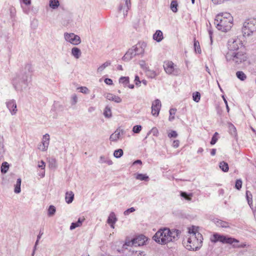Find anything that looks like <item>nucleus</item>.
Listing matches in <instances>:
<instances>
[{
	"label": "nucleus",
	"instance_id": "1",
	"mask_svg": "<svg viewBox=\"0 0 256 256\" xmlns=\"http://www.w3.org/2000/svg\"><path fill=\"white\" fill-rule=\"evenodd\" d=\"M180 233L178 230H170L168 228H164L158 230L152 238L157 243L164 244L177 240Z\"/></svg>",
	"mask_w": 256,
	"mask_h": 256
},
{
	"label": "nucleus",
	"instance_id": "2",
	"mask_svg": "<svg viewBox=\"0 0 256 256\" xmlns=\"http://www.w3.org/2000/svg\"><path fill=\"white\" fill-rule=\"evenodd\" d=\"M189 237L186 241L184 240V244L189 250H196L201 246L202 242V234L195 230L194 226L188 229Z\"/></svg>",
	"mask_w": 256,
	"mask_h": 256
},
{
	"label": "nucleus",
	"instance_id": "3",
	"mask_svg": "<svg viewBox=\"0 0 256 256\" xmlns=\"http://www.w3.org/2000/svg\"><path fill=\"white\" fill-rule=\"evenodd\" d=\"M233 17L228 12L218 14L214 20L216 28L223 32L229 31L233 26Z\"/></svg>",
	"mask_w": 256,
	"mask_h": 256
},
{
	"label": "nucleus",
	"instance_id": "4",
	"mask_svg": "<svg viewBox=\"0 0 256 256\" xmlns=\"http://www.w3.org/2000/svg\"><path fill=\"white\" fill-rule=\"evenodd\" d=\"M225 58L228 62L237 64L245 62L248 58L247 54L244 50L226 53Z\"/></svg>",
	"mask_w": 256,
	"mask_h": 256
},
{
	"label": "nucleus",
	"instance_id": "5",
	"mask_svg": "<svg viewBox=\"0 0 256 256\" xmlns=\"http://www.w3.org/2000/svg\"><path fill=\"white\" fill-rule=\"evenodd\" d=\"M242 31L244 36H249L256 32V18L246 20L243 23Z\"/></svg>",
	"mask_w": 256,
	"mask_h": 256
},
{
	"label": "nucleus",
	"instance_id": "6",
	"mask_svg": "<svg viewBox=\"0 0 256 256\" xmlns=\"http://www.w3.org/2000/svg\"><path fill=\"white\" fill-rule=\"evenodd\" d=\"M228 52H232L244 50L242 41L236 37L230 38L227 43Z\"/></svg>",
	"mask_w": 256,
	"mask_h": 256
},
{
	"label": "nucleus",
	"instance_id": "7",
	"mask_svg": "<svg viewBox=\"0 0 256 256\" xmlns=\"http://www.w3.org/2000/svg\"><path fill=\"white\" fill-rule=\"evenodd\" d=\"M163 66L165 72L168 74L178 76L180 73V70L172 61L164 62Z\"/></svg>",
	"mask_w": 256,
	"mask_h": 256
},
{
	"label": "nucleus",
	"instance_id": "8",
	"mask_svg": "<svg viewBox=\"0 0 256 256\" xmlns=\"http://www.w3.org/2000/svg\"><path fill=\"white\" fill-rule=\"evenodd\" d=\"M211 241L214 243L220 242L224 244H232L234 242H238V240L236 238L220 235L218 233L214 234L211 238Z\"/></svg>",
	"mask_w": 256,
	"mask_h": 256
},
{
	"label": "nucleus",
	"instance_id": "9",
	"mask_svg": "<svg viewBox=\"0 0 256 256\" xmlns=\"http://www.w3.org/2000/svg\"><path fill=\"white\" fill-rule=\"evenodd\" d=\"M64 38L66 42L73 45H78L81 42L80 37L74 33L65 32Z\"/></svg>",
	"mask_w": 256,
	"mask_h": 256
},
{
	"label": "nucleus",
	"instance_id": "10",
	"mask_svg": "<svg viewBox=\"0 0 256 256\" xmlns=\"http://www.w3.org/2000/svg\"><path fill=\"white\" fill-rule=\"evenodd\" d=\"M131 7L130 0H120V4L118 7L119 12H122L124 17L128 14V12Z\"/></svg>",
	"mask_w": 256,
	"mask_h": 256
},
{
	"label": "nucleus",
	"instance_id": "11",
	"mask_svg": "<svg viewBox=\"0 0 256 256\" xmlns=\"http://www.w3.org/2000/svg\"><path fill=\"white\" fill-rule=\"evenodd\" d=\"M162 107L161 102L158 99H156L152 104V114L154 116H158L159 114Z\"/></svg>",
	"mask_w": 256,
	"mask_h": 256
},
{
	"label": "nucleus",
	"instance_id": "12",
	"mask_svg": "<svg viewBox=\"0 0 256 256\" xmlns=\"http://www.w3.org/2000/svg\"><path fill=\"white\" fill-rule=\"evenodd\" d=\"M50 141V136L48 134H46L42 136L41 144L38 146V148L42 152L47 150Z\"/></svg>",
	"mask_w": 256,
	"mask_h": 256
},
{
	"label": "nucleus",
	"instance_id": "13",
	"mask_svg": "<svg viewBox=\"0 0 256 256\" xmlns=\"http://www.w3.org/2000/svg\"><path fill=\"white\" fill-rule=\"evenodd\" d=\"M6 106L12 115H15L17 112V106L14 100H8L6 102Z\"/></svg>",
	"mask_w": 256,
	"mask_h": 256
},
{
	"label": "nucleus",
	"instance_id": "14",
	"mask_svg": "<svg viewBox=\"0 0 256 256\" xmlns=\"http://www.w3.org/2000/svg\"><path fill=\"white\" fill-rule=\"evenodd\" d=\"M25 71L22 72L21 74L22 78L20 79L22 80V82L26 84L28 81V76L30 75L32 72V68L31 65L28 64L25 66Z\"/></svg>",
	"mask_w": 256,
	"mask_h": 256
},
{
	"label": "nucleus",
	"instance_id": "15",
	"mask_svg": "<svg viewBox=\"0 0 256 256\" xmlns=\"http://www.w3.org/2000/svg\"><path fill=\"white\" fill-rule=\"evenodd\" d=\"M124 130L118 128L114 133L110 136V140L112 142H116L118 140L121 138V136L124 135Z\"/></svg>",
	"mask_w": 256,
	"mask_h": 256
},
{
	"label": "nucleus",
	"instance_id": "16",
	"mask_svg": "<svg viewBox=\"0 0 256 256\" xmlns=\"http://www.w3.org/2000/svg\"><path fill=\"white\" fill-rule=\"evenodd\" d=\"M147 238L143 234L139 235L134 238V246H140L145 244Z\"/></svg>",
	"mask_w": 256,
	"mask_h": 256
},
{
	"label": "nucleus",
	"instance_id": "17",
	"mask_svg": "<svg viewBox=\"0 0 256 256\" xmlns=\"http://www.w3.org/2000/svg\"><path fill=\"white\" fill-rule=\"evenodd\" d=\"M117 221V218L114 212H111L107 220V222L110 224L112 228H114V224Z\"/></svg>",
	"mask_w": 256,
	"mask_h": 256
},
{
	"label": "nucleus",
	"instance_id": "18",
	"mask_svg": "<svg viewBox=\"0 0 256 256\" xmlns=\"http://www.w3.org/2000/svg\"><path fill=\"white\" fill-rule=\"evenodd\" d=\"M136 56V53L134 52V50H132V47L129 49L128 51L126 52L124 56L123 57V60H131L132 58Z\"/></svg>",
	"mask_w": 256,
	"mask_h": 256
},
{
	"label": "nucleus",
	"instance_id": "19",
	"mask_svg": "<svg viewBox=\"0 0 256 256\" xmlns=\"http://www.w3.org/2000/svg\"><path fill=\"white\" fill-rule=\"evenodd\" d=\"M142 44H138L132 46V50H134L136 55H140L144 54V48L142 47Z\"/></svg>",
	"mask_w": 256,
	"mask_h": 256
},
{
	"label": "nucleus",
	"instance_id": "20",
	"mask_svg": "<svg viewBox=\"0 0 256 256\" xmlns=\"http://www.w3.org/2000/svg\"><path fill=\"white\" fill-rule=\"evenodd\" d=\"M106 98L107 100L111 101H114L116 103H120L122 102V99L120 96H116L112 94H108L106 95Z\"/></svg>",
	"mask_w": 256,
	"mask_h": 256
},
{
	"label": "nucleus",
	"instance_id": "21",
	"mask_svg": "<svg viewBox=\"0 0 256 256\" xmlns=\"http://www.w3.org/2000/svg\"><path fill=\"white\" fill-rule=\"evenodd\" d=\"M153 39L157 42H160L164 39L163 33L160 30H157L153 35Z\"/></svg>",
	"mask_w": 256,
	"mask_h": 256
},
{
	"label": "nucleus",
	"instance_id": "22",
	"mask_svg": "<svg viewBox=\"0 0 256 256\" xmlns=\"http://www.w3.org/2000/svg\"><path fill=\"white\" fill-rule=\"evenodd\" d=\"M214 224L218 227L220 228H228L230 226L229 223L220 220L216 219L214 220Z\"/></svg>",
	"mask_w": 256,
	"mask_h": 256
},
{
	"label": "nucleus",
	"instance_id": "23",
	"mask_svg": "<svg viewBox=\"0 0 256 256\" xmlns=\"http://www.w3.org/2000/svg\"><path fill=\"white\" fill-rule=\"evenodd\" d=\"M84 220L85 218H80L76 222H72L70 226V230H73L78 227L80 226Z\"/></svg>",
	"mask_w": 256,
	"mask_h": 256
},
{
	"label": "nucleus",
	"instance_id": "24",
	"mask_svg": "<svg viewBox=\"0 0 256 256\" xmlns=\"http://www.w3.org/2000/svg\"><path fill=\"white\" fill-rule=\"evenodd\" d=\"M72 55L76 58H79L81 55L82 52L80 49L76 47H74L72 49Z\"/></svg>",
	"mask_w": 256,
	"mask_h": 256
},
{
	"label": "nucleus",
	"instance_id": "25",
	"mask_svg": "<svg viewBox=\"0 0 256 256\" xmlns=\"http://www.w3.org/2000/svg\"><path fill=\"white\" fill-rule=\"evenodd\" d=\"M74 194L72 191L68 192H66L65 199H66V202L68 204L72 203L74 200Z\"/></svg>",
	"mask_w": 256,
	"mask_h": 256
},
{
	"label": "nucleus",
	"instance_id": "26",
	"mask_svg": "<svg viewBox=\"0 0 256 256\" xmlns=\"http://www.w3.org/2000/svg\"><path fill=\"white\" fill-rule=\"evenodd\" d=\"M104 115L105 118H110L112 116V113L110 108L108 106H106L104 111Z\"/></svg>",
	"mask_w": 256,
	"mask_h": 256
},
{
	"label": "nucleus",
	"instance_id": "27",
	"mask_svg": "<svg viewBox=\"0 0 256 256\" xmlns=\"http://www.w3.org/2000/svg\"><path fill=\"white\" fill-rule=\"evenodd\" d=\"M129 82L130 80L128 76H122L119 79V82L122 84L124 87H127Z\"/></svg>",
	"mask_w": 256,
	"mask_h": 256
},
{
	"label": "nucleus",
	"instance_id": "28",
	"mask_svg": "<svg viewBox=\"0 0 256 256\" xmlns=\"http://www.w3.org/2000/svg\"><path fill=\"white\" fill-rule=\"evenodd\" d=\"M220 168L224 172H228L229 170L228 165L227 162L222 161L220 162Z\"/></svg>",
	"mask_w": 256,
	"mask_h": 256
},
{
	"label": "nucleus",
	"instance_id": "29",
	"mask_svg": "<svg viewBox=\"0 0 256 256\" xmlns=\"http://www.w3.org/2000/svg\"><path fill=\"white\" fill-rule=\"evenodd\" d=\"M136 179L140 180L148 181L149 178L146 174H138L136 176Z\"/></svg>",
	"mask_w": 256,
	"mask_h": 256
},
{
	"label": "nucleus",
	"instance_id": "30",
	"mask_svg": "<svg viewBox=\"0 0 256 256\" xmlns=\"http://www.w3.org/2000/svg\"><path fill=\"white\" fill-rule=\"evenodd\" d=\"M111 62L110 61H106L102 65L100 66L97 69L98 72H102L107 66H110Z\"/></svg>",
	"mask_w": 256,
	"mask_h": 256
},
{
	"label": "nucleus",
	"instance_id": "31",
	"mask_svg": "<svg viewBox=\"0 0 256 256\" xmlns=\"http://www.w3.org/2000/svg\"><path fill=\"white\" fill-rule=\"evenodd\" d=\"M21 179L20 178L17 179L16 183L15 184L14 186V192L16 194H18L20 192V185H21Z\"/></svg>",
	"mask_w": 256,
	"mask_h": 256
},
{
	"label": "nucleus",
	"instance_id": "32",
	"mask_svg": "<svg viewBox=\"0 0 256 256\" xmlns=\"http://www.w3.org/2000/svg\"><path fill=\"white\" fill-rule=\"evenodd\" d=\"M178 6V2L176 0H172L171 2L170 8L171 10L174 12H178L177 7Z\"/></svg>",
	"mask_w": 256,
	"mask_h": 256
},
{
	"label": "nucleus",
	"instance_id": "33",
	"mask_svg": "<svg viewBox=\"0 0 256 256\" xmlns=\"http://www.w3.org/2000/svg\"><path fill=\"white\" fill-rule=\"evenodd\" d=\"M236 76L237 78L241 80H244L246 78V76L242 71H238L236 72Z\"/></svg>",
	"mask_w": 256,
	"mask_h": 256
},
{
	"label": "nucleus",
	"instance_id": "34",
	"mask_svg": "<svg viewBox=\"0 0 256 256\" xmlns=\"http://www.w3.org/2000/svg\"><path fill=\"white\" fill-rule=\"evenodd\" d=\"M176 112V109L174 108H171L169 110L170 116L168 118V120L170 122H172L174 119V115Z\"/></svg>",
	"mask_w": 256,
	"mask_h": 256
},
{
	"label": "nucleus",
	"instance_id": "35",
	"mask_svg": "<svg viewBox=\"0 0 256 256\" xmlns=\"http://www.w3.org/2000/svg\"><path fill=\"white\" fill-rule=\"evenodd\" d=\"M246 198L249 206L251 207L252 204V196L251 192L248 190L246 192Z\"/></svg>",
	"mask_w": 256,
	"mask_h": 256
},
{
	"label": "nucleus",
	"instance_id": "36",
	"mask_svg": "<svg viewBox=\"0 0 256 256\" xmlns=\"http://www.w3.org/2000/svg\"><path fill=\"white\" fill-rule=\"evenodd\" d=\"M194 48L196 52L198 54H200L202 51L200 45V43L198 40H196L195 38L194 40Z\"/></svg>",
	"mask_w": 256,
	"mask_h": 256
},
{
	"label": "nucleus",
	"instance_id": "37",
	"mask_svg": "<svg viewBox=\"0 0 256 256\" xmlns=\"http://www.w3.org/2000/svg\"><path fill=\"white\" fill-rule=\"evenodd\" d=\"M9 164L7 162H2L1 166V172L6 174L8 170Z\"/></svg>",
	"mask_w": 256,
	"mask_h": 256
},
{
	"label": "nucleus",
	"instance_id": "38",
	"mask_svg": "<svg viewBox=\"0 0 256 256\" xmlns=\"http://www.w3.org/2000/svg\"><path fill=\"white\" fill-rule=\"evenodd\" d=\"M60 5L58 0H50V6L53 9L57 8Z\"/></svg>",
	"mask_w": 256,
	"mask_h": 256
},
{
	"label": "nucleus",
	"instance_id": "39",
	"mask_svg": "<svg viewBox=\"0 0 256 256\" xmlns=\"http://www.w3.org/2000/svg\"><path fill=\"white\" fill-rule=\"evenodd\" d=\"M146 75L149 78H154L157 76V74L154 70L148 69L146 70Z\"/></svg>",
	"mask_w": 256,
	"mask_h": 256
},
{
	"label": "nucleus",
	"instance_id": "40",
	"mask_svg": "<svg viewBox=\"0 0 256 256\" xmlns=\"http://www.w3.org/2000/svg\"><path fill=\"white\" fill-rule=\"evenodd\" d=\"M38 166L40 168H41L42 170H43L42 172L39 175L41 177H44V168H45V166H46L43 160H41L39 162V164H38Z\"/></svg>",
	"mask_w": 256,
	"mask_h": 256
},
{
	"label": "nucleus",
	"instance_id": "41",
	"mask_svg": "<svg viewBox=\"0 0 256 256\" xmlns=\"http://www.w3.org/2000/svg\"><path fill=\"white\" fill-rule=\"evenodd\" d=\"M4 152V138L2 136L0 135V155H2Z\"/></svg>",
	"mask_w": 256,
	"mask_h": 256
},
{
	"label": "nucleus",
	"instance_id": "42",
	"mask_svg": "<svg viewBox=\"0 0 256 256\" xmlns=\"http://www.w3.org/2000/svg\"><path fill=\"white\" fill-rule=\"evenodd\" d=\"M100 162L101 163H106L108 165H112V162L106 158L104 156H101L100 157Z\"/></svg>",
	"mask_w": 256,
	"mask_h": 256
},
{
	"label": "nucleus",
	"instance_id": "43",
	"mask_svg": "<svg viewBox=\"0 0 256 256\" xmlns=\"http://www.w3.org/2000/svg\"><path fill=\"white\" fill-rule=\"evenodd\" d=\"M192 98L194 102H198L200 99V93L198 92H194L192 94Z\"/></svg>",
	"mask_w": 256,
	"mask_h": 256
},
{
	"label": "nucleus",
	"instance_id": "44",
	"mask_svg": "<svg viewBox=\"0 0 256 256\" xmlns=\"http://www.w3.org/2000/svg\"><path fill=\"white\" fill-rule=\"evenodd\" d=\"M180 196L188 200H191L192 194H188L186 192H181Z\"/></svg>",
	"mask_w": 256,
	"mask_h": 256
},
{
	"label": "nucleus",
	"instance_id": "45",
	"mask_svg": "<svg viewBox=\"0 0 256 256\" xmlns=\"http://www.w3.org/2000/svg\"><path fill=\"white\" fill-rule=\"evenodd\" d=\"M56 210L54 206H50L48 209V215L50 216H52L54 214Z\"/></svg>",
	"mask_w": 256,
	"mask_h": 256
},
{
	"label": "nucleus",
	"instance_id": "46",
	"mask_svg": "<svg viewBox=\"0 0 256 256\" xmlns=\"http://www.w3.org/2000/svg\"><path fill=\"white\" fill-rule=\"evenodd\" d=\"M123 154V150L122 149H118L114 150V156L116 158H120Z\"/></svg>",
	"mask_w": 256,
	"mask_h": 256
},
{
	"label": "nucleus",
	"instance_id": "47",
	"mask_svg": "<svg viewBox=\"0 0 256 256\" xmlns=\"http://www.w3.org/2000/svg\"><path fill=\"white\" fill-rule=\"evenodd\" d=\"M218 134L217 132H216L214 134V135L212 138V140L210 142V143L212 145H214L216 142L217 140H218Z\"/></svg>",
	"mask_w": 256,
	"mask_h": 256
},
{
	"label": "nucleus",
	"instance_id": "48",
	"mask_svg": "<svg viewBox=\"0 0 256 256\" xmlns=\"http://www.w3.org/2000/svg\"><path fill=\"white\" fill-rule=\"evenodd\" d=\"M78 97L76 94H74L71 96L70 103L72 106L75 105L78 102Z\"/></svg>",
	"mask_w": 256,
	"mask_h": 256
},
{
	"label": "nucleus",
	"instance_id": "49",
	"mask_svg": "<svg viewBox=\"0 0 256 256\" xmlns=\"http://www.w3.org/2000/svg\"><path fill=\"white\" fill-rule=\"evenodd\" d=\"M242 186V180L240 179L237 180L235 184V188L238 190H240Z\"/></svg>",
	"mask_w": 256,
	"mask_h": 256
},
{
	"label": "nucleus",
	"instance_id": "50",
	"mask_svg": "<svg viewBox=\"0 0 256 256\" xmlns=\"http://www.w3.org/2000/svg\"><path fill=\"white\" fill-rule=\"evenodd\" d=\"M78 88L80 90V92L82 93L87 94L90 92L89 90L86 86H80Z\"/></svg>",
	"mask_w": 256,
	"mask_h": 256
},
{
	"label": "nucleus",
	"instance_id": "51",
	"mask_svg": "<svg viewBox=\"0 0 256 256\" xmlns=\"http://www.w3.org/2000/svg\"><path fill=\"white\" fill-rule=\"evenodd\" d=\"M142 130V126L140 125H136L133 127L132 132L136 134H138Z\"/></svg>",
	"mask_w": 256,
	"mask_h": 256
},
{
	"label": "nucleus",
	"instance_id": "52",
	"mask_svg": "<svg viewBox=\"0 0 256 256\" xmlns=\"http://www.w3.org/2000/svg\"><path fill=\"white\" fill-rule=\"evenodd\" d=\"M168 136L170 138H176L178 136V134L175 130H172L168 134Z\"/></svg>",
	"mask_w": 256,
	"mask_h": 256
},
{
	"label": "nucleus",
	"instance_id": "53",
	"mask_svg": "<svg viewBox=\"0 0 256 256\" xmlns=\"http://www.w3.org/2000/svg\"><path fill=\"white\" fill-rule=\"evenodd\" d=\"M150 132L152 134L153 136H158L159 132H158V130L157 128H156L155 127L153 128L151 130Z\"/></svg>",
	"mask_w": 256,
	"mask_h": 256
},
{
	"label": "nucleus",
	"instance_id": "54",
	"mask_svg": "<svg viewBox=\"0 0 256 256\" xmlns=\"http://www.w3.org/2000/svg\"><path fill=\"white\" fill-rule=\"evenodd\" d=\"M135 211V209L134 208H128L126 210H125L124 212V214L125 216L128 215L130 213L134 212Z\"/></svg>",
	"mask_w": 256,
	"mask_h": 256
},
{
	"label": "nucleus",
	"instance_id": "55",
	"mask_svg": "<svg viewBox=\"0 0 256 256\" xmlns=\"http://www.w3.org/2000/svg\"><path fill=\"white\" fill-rule=\"evenodd\" d=\"M126 246H134V238L132 240L126 241L124 245V247Z\"/></svg>",
	"mask_w": 256,
	"mask_h": 256
},
{
	"label": "nucleus",
	"instance_id": "56",
	"mask_svg": "<svg viewBox=\"0 0 256 256\" xmlns=\"http://www.w3.org/2000/svg\"><path fill=\"white\" fill-rule=\"evenodd\" d=\"M10 17L12 18H14L16 16V10L14 8H10Z\"/></svg>",
	"mask_w": 256,
	"mask_h": 256
},
{
	"label": "nucleus",
	"instance_id": "57",
	"mask_svg": "<svg viewBox=\"0 0 256 256\" xmlns=\"http://www.w3.org/2000/svg\"><path fill=\"white\" fill-rule=\"evenodd\" d=\"M134 82L136 86H140L141 84V81L140 80V78L138 76H136L134 78Z\"/></svg>",
	"mask_w": 256,
	"mask_h": 256
},
{
	"label": "nucleus",
	"instance_id": "58",
	"mask_svg": "<svg viewBox=\"0 0 256 256\" xmlns=\"http://www.w3.org/2000/svg\"><path fill=\"white\" fill-rule=\"evenodd\" d=\"M44 232L42 230H40L38 235L37 236V240L35 243V247L38 244L39 240L40 238L42 236Z\"/></svg>",
	"mask_w": 256,
	"mask_h": 256
},
{
	"label": "nucleus",
	"instance_id": "59",
	"mask_svg": "<svg viewBox=\"0 0 256 256\" xmlns=\"http://www.w3.org/2000/svg\"><path fill=\"white\" fill-rule=\"evenodd\" d=\"M18 80V78H16V79L14 80H13V84L16 88V90H22V88H19L16 84V82Z\"/></svg>",
	"mask_w": 256,
	"mask_h": 256
},
{
	"label": "nucleus",
	"instance_id": "60",
	"mask_svg": "<svg viewBox=\"0 0 256 256\" xmlns=\"http://www.w3.org/2000/svg\"><path fill=\"white\" fill-rule=\"evenodd\" d=\"M104 82L108 85L112 84V80L110 78H106L104 80Z\"/></svg>",
	"mask_w": 256,
	"mask_h": 256
},
{
	"label": "nucleus",
	"instance_id": "61",
	"mask_svg": "<svg viewBox=\"0 0 256 256\" xmlns=\"http://www.w3.org/2000/svg\"><path fill=\"white\" fill-rule=\"evenodd\" d=\"M180 142L178 140H174L172 143V146L174 148H177L179 146Z\"/></svg>",
	"mask_w": 256,
	"mask_h": 256
},
{
	"label": "nucleus",
	"instance_id": "62",
	"mask_svg": "<svg viewBox=\"0 0 256 256\" xmlns=\"http://www.w3.org/2000/svg\"><path fill=\"white\" fill-rule=\"evenodd\" d=\"M140 65L141 67L142 68H146V70H148V66L144 61L141 62Z\"/></svg>",
	"mask_w": 256,
	"mask_h": 256
},
{
	"label": "nucleus",
	"instance_id": "63",
	"mask_svg": "<svg viewBox=\"0 0 256 256\" xmlns=\"http://www.w3.org/2000/svg\"><path fill=\"white\" fill-rule=\"evenodd\" d=\"M208 32L210 36V42L212 43V32L210 28L208 29Z\"/></svg>",
	"mask_w": 256,
	"mask_h": 256
},
{
	"label": "nucleus",
	"instance_id": "64",
	"mask_svg": "<svg viewBox=\"0 0 256 256\" xmlns=\"http://www.w3.org/2000/svg\"><path fill=\"white\" fill-rule=\"evenodd\" d=\"M26 5H29L31 3V0H22Z\"/></svg>",
	"mask_w": 256,
	"mask_h": 256
}]
</instances>
